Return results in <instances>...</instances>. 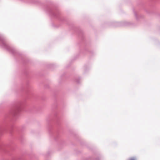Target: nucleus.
I'll return each mask as SVG.
<instances>
[{"label":"nucleus","instance_id":"f257e3e1","mask_svg":"<svg viewBox=\"0 0 160 160\" xmlns=\"http://www.w3.org/2000/svg\"><path fill=\"white\" fill-rule=\"evenodd\" d=\"M134 17L137 20H138L141 17V16L138 14L136 12H134Z\"/></svg>","mask_w":160,"mask_h":160},{"label":"nucleus","instance_id":"f03ea898","mask_svg":"<svg viewBox=\"0 0 160 160\" xmlns=\"http://www.w3.org/2000/svg\"><path fill=\"white\" fill-rule=\"evenodd\" d=\"M130 160H136V159L135 158H132Z\"/></svg>","mask_w":160,"mask_h":160},{"label":"nucleus","instance_id":"7ed1b4c3","mask_svg":"<svg viewBox=\"0 0 160 160\" xmlns=\"http://www.w3.org/2000/svg\"><path fill=\"white\" fill-rule=\"evenodd\" d=\"M129 24H128V22H127L126 24V25H128Z\"/></svg>","mask_w":160,"mask_h":160},{"label":"nucleus","instance_id":"20e7f679","mask_svg":"<svg viewBox=\"0 0 160 160\" xmlns=\"http://www.w3.org/2000/svg\"><path fill=\"white\" fill-rule=\"evenodd\" d=\"M121 24H122V25H124V24H123V23L122 22V23Z\"/></svg>","mask_w":160,"mask_h":160}]
</instances>
